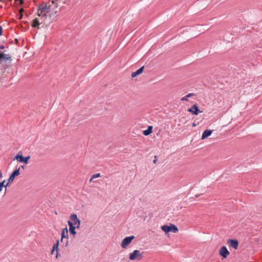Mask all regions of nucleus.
Returning a JSON list of instances; mask_svg holds the SVG:
<instances>
[{
  "label": "nucleus",
  "instance_id": "obj_1",
  "mask_svg": "<svg viewBox=\"0 0 262 262\" xmlns=\"http://www.w3.org/2000/svg\"><path fill=\"white\" fill-rule=\"evenodd\" d=\"M56 9L51 3H44L40 5L38 7V15L41 17V18H46L47 16V13H50L49 15L51 17L54 13H56Z\"/></svg>",
  "mask_w": 262,
  "mask_h": 262
},
{
  "label": "nucleus",
  "instance_id": "obj_2",
  "mask_svg": "<svg viewBox=\"0 0 262 262\" xmlns=\"http://www.w3.org/2000/svg\"><path fill=\"white\" fill-rule=\"evenodd\" d=\"M11 60V59L9 55L0 52V64L8 66Z\"/></svg>",
  "mask_w": 262,
  "mask_h": 262
},
{
  "label": "nucleus",
  "instance_id": "obj_3",
  "mask_svg": "<svg viewBox=\"0 0 262 262\" xmlns=\"http://www.w3.org/2000/svg\"><path fill=\"white\" fill-rule=\"evenodd\" d=\"M143 252L141 253L139 250H135L133 251V253L129 254V258L131 260H140L143 258Z\"/></svg>",
  "mask_w": 262,
  "mask_h": 262
},
{
  "label": "nucleus",
  "instance_id": "obj_4",
  "mask_svg": "<svg viewBox=\"0 0 262 262\" xmlns=\"http://www.w3.org/2000/svg\"><path fill=\"white\" fill-rule=\"evenodd\" d=\"M135 236L132 235L125 237L122 241L121 246L123 248H126L130 244L132 240L134 239Z\"/></svg>",
  "mask_w": 262,
  "mask_h": 262
},
{
  "label": "nucleus",
  "instance_id": "obj_5",
  "mask_svg": "<svg viewBox=\"0 0 262 262\" xmlns=\"http://www.w3.org/2000/svg\"><path fill=\"white\" fill-rule=\"evenodd\" d=\"M71 221L74 224V226L79 228L80 225V221L78 219L76 214H73L70 215Z\"/></svg>",
  "mask_w": 262,
  "mask_h": 262
},
{
  "label": "nucleus",
  "instance_id": "obj_6",
  "mask_svg": "<svg viewBox=\"0 0 262 262\" xmlns=\"http://www.w3.org/2000/svg\"><path fill=\"white\" fill-rule=\"evenodd\" d=\"M30 156L24 157L22 155H16V156L15 157L14 159H16L19 162H23L27 164L28 163V161L30 159Z\"/></svg>",
  "mask_w": 262,
  "mask_h": 262
},
{
  "label": "nucleus",
  "instance_id": "obj_7",
  "mask_svg": "<svg viewBox=\"0 0 262 262\" xmlns=\"http://www.w3.org/2000/svg\"><path fill=\"white\" fill-rule=\"evenodd\" d=\"M219 253L221 256L225 258H227V256L230 254L229 252L225 246H223L221 248Z\"/></svg>",
  "mask_w": 262,
  "mask_h": 262
},
{
  "label": "nucleus",
  "instance_id": "obj_8",
  "mask_svg": "<svg viewBox=\"0 0 262 262\" xmlns=\"http://www.w3.org/2000/svg\"><path fill=\"white\" fill-rule=\"evenodd\" d=\"M188 112L191 113L193 115H197L199 113H201V112L199 110L198 107L197 106V104L195 103L191 107L189 108L187 110Z\"/></svg>",
  "mask_w": 262,
  "mask_h": 262
},
{
  "label": "nucleus",
  "instance_id": "obj_9",
  "mask_svg": "<svg viewBox=\"0 0 262 262\" xmlns=\"http://www.w3.org/2000/svg\"><path fill=\"white\" fill-rule=\"evenodd\" d=\"M68 223L69 226L70 233L73 235V237H75L76 234V232L75 231L76 226H74V224H73V223L70 221H68Z\"/></svg>",
  "mask_w": 262,
  "mask_h": 262
},
{
  "label": "nucleus",
  "instance_id": "obj_10",
  "mask_svg": "<svg viewBox=\"0 0 262 262\" xmlns=\"http://www.w3.org/2000/svg\"><path fill=\"white\" fill-rule=\"evenodd\" d=\"M20 169V167H19L18 169H15L10 176V177L8 179L9 182H12L13 181L15 177L19 174V170Z\"/></svg>",
  "mask_w": 262,
  "mask_h": 262
},
{
  "label": "nucleus",
  "instance_id": "obj_11",
  "mask_svg": "<svg viewBox=\"0 0 262 262\" xmlns=\"http://www.w3.org/2000/svg\"><path fill=\"white\" fill-rule=\"evenodd\" d=\"M227 243L229 245L233 248L234 249H237L238 246V242L236 239H229L227 241Z\"/></svg>",
  "mask_w": 262,
  "mask_h": 262
},
{
  "label": "nucleus",
  "instance_id": "obj_12",
  "mask_svg": "<svg viewBox=\"0 0 262 262\" xmlns=\"http://www.w3.org/2000/svg\"><path fill=\"white\" fill-rule=\"evenodd\" d=\"M212 134V130L209 129H206L203 133L201 139L204 140L210 136Z\"/></svg>",
  "mask_w": 262,
  "mask_h": 262
},
{
  "label": "nucleus",
  "instance_id": "obj_13",
  "mask_svg": "<svg viewBox=\"0 0 262 262\" xmlns=\"http://www.w3.org/2000/svg\"><path fill=\"white\" fill-rule=\"evenodd\" d=\"M68 231L67 228L63 229L61 231V242H62L63 241V239L64 238H66L68 239Z\"/></svg>",
  "mask_w": 262,
  "mask_h": 262
},
{
  "label": "nucleus",
  "instance_id": "obj_14",
  "mask_svg": "<svg viewBox=\"0 0 262 262\" xmlns=\"http://www.w3.org/2000/svg\"><path fill=\"white\" fill-rule=\"evenodd\" d=\"M144 68V67H141V68H140L139 69H138V70H137L136 72H134L132 73V77H136L137 75L141 74L143 71V69Z\"/></svg>",
  "mask_w": 262,
  "mask_h": 262
},
{
  "label": "nucleus",
  "instance_id": "obj_15",
  "mask_svg": "<svg viewBox=\"0 0 262 262\" xmlns=\"http://www.w3.org/2000/svg\"><path fill=\"white\" fill-rule=\"evenodd\" d=\"M152 127L151 126H148L147 129L143 130V135L145 136H148L152 133Z\"/></svg>",
  "mask_w": 262,
  "mask_h": 262
},
{
  "label": "nucleus",
  "instance_id": "obj_16",
  "mask_svg": "<svg viewBox=\"0 0 262 262\" xmlns=\"http://www.w3.org/2000/svg\"><path fill=\"white\" fill-rule=\"evenodd\" d=\"M161 229L166 233H168L170 231V226L163 225L161 227Z\"/></svg>",
  "mask_w": 262,
  "mask_h": 262
},
{
  "label": "nucleus",
  "instance_id": "obj_17",
  "mask_svg": "<svg viewBox=\"0 0 262 262\" xmlns=\"http://www.w3.org/2000/svg\"><path fill=\"white\" fill-rule=\"evenodd\" d=\"M170 231L173 233H177L178 232V229L176 225L173 224L170 225Z\"/></svg>",
  "mask_w": 262,
  "mask_h": 262
},
{
  "label": "nucleus",
  "instance_id": "obj_18",
  "mask_svg": "<svg viewBox=\"0 0 262 262\" xmlns=\"http://www.w3.org/2000/svg\"><path fill=\"white\" fill-rule=\"evenodd\" d=\"M195 94L194 93H189L185 97H183L181 98V101H188V98L191 97L193 96H194Z\"/></svg>",
  "mask_w": 262,
  "mask_h": 262
},
{
  "label": "nucleus",
  "instance_id": "obj_19",
  "mask_svg": "<svg viewBox=\"0 0 262 262\" xmlns=\"http://www.w3.org/2000/svg\"><path fill=\"white\" fill-rule=\"evenodd\" d=\"M39 24L40 23L39 22V20H38V19L36 18L34 19L33 21L32 27L34 28H37L38 27Z\"/></svg>",
  "mask_w": 262,
  "mask_h": 262
},
{
  "label": "nucleus",
  "instance_id": "obj_20",
  "mask_svg": "<svg viewBox=\"0 0 262 262\" xmlns=\"http://www.w3.org/2000/svg\"><path fill=\"white\" fill-rule=\"evenodd\" d=\"M10 182H8L6 185L5 184V181L4 180L3 182H1L0 183V191L2 190V189L3 187H6L8 185H9V183Z\"/></svg>",
  "mask_w": 262,
  "mask_h": 262
},
{
  "label": "nucleus",
  "instance_id": "obj_21",
  "mask_svg": "<svg viewBox=\"0 0 262 262\" xmlns=\"http://www.w3.org/2000/svg\"><path fill=\"white\" fill-rule=\"evenodd\" d=\"M58 245H59V241L57 240L56 242V243L54 244V245L53 246L52 248L53 249H55L56 251H57V250H58Z\"/></svg>",
  "mask_w": 262,
  "mask_h": 262
},
{
  "label": "nucleus",
  "instance_id": "obj_22",
  "mask_svg": "<svg viewBox=\"0 0 262 262\" xmlns=\"http://www.w3.org/2000/svg\"><path fill=\"white\" fill-rule=\"evenodd\" d=\"M100 174L99 173L92 175V176L90 179V182H91L93 179L99 178V177H100Z\"/></svg>",
  "mask_w": 262,
  "mask_h": 262
},
{
  "label": "nucleus",
  "instance_id": "obj_23",
  "mask_svg": "<svg viewBox=\"0 0 262 262\" xmlns=\"http://www.w3.org/2000/svg\"><path fill=\"white\" fill-rule=\"evenodd\" d=\"M58 0H53L51 3L52 4L54 5L55 8H57L58 7V4L57 3V1Z\"/></svg>",
  "mask_w": 262,
  "mask_h": 262
},
{
  "label": "nucleus",
  "instance_id": "obj_24",
  "mask_svg": "<svg viewBox=\"0 0 262 262\" xmlns=\"http://www.w3.org/2000/svg\"><path fill=\"white\" fill-rule=\"evenodd\" d=\"M56 257L58 258V256H60V254H59V253L58 252V250L56 251Z\"/></svg>",
  "mask_w": 262,
  "mask_h": 262
},
{
  "label": "nucleus",
  "instance_id": "obj_25",
  "mask_svg": "<svg viewBox=\"0 0 262 262\" xmlns=\"http://www.w3.org/2000/svg\"><path fill=\"white\" fill-rule=\"evenodd\" d=\"M157 161V157L156 156H155V159L153 161L154 163H156Z\"/></svg>",
  "mask_w": 262,
  "mask_h": 262
},
{
  "label": "nucleus",
  "instance_id": "obj_26",
  "mask_svg": "<svg viewBox=\"0 0 262 262\" xmlns=\"http://www.w3.org/2000/svg\"><path fill=\"white\" fill-rule=\"evenodd\" d=\"M2 28L0 26V36L2 35Z\"/></svg>",
  "mask_w": 262,
  "mask_h": 262
},
{
  "label": "nucleus",
  "instance_id": "obj_27",
  "mask_svg": "<svg viewBox=\"0 0 262 262\" xmlns=\"http://www.w3.org/2000/svg\"><path fill=\"white\" fill-rule=\"evenodd\" d=\"M55 250V249H53L52 248V251H51V254H53Z\"/></svg>",
  "mask_w": 262,
  "mask_h": 262
},
{
  "label": "nucleus",
  "instance_id": "obj_28",
  "mask_svg": "<svg viewBox=\"0 0 262 262\" xmlns=\"http://www.w3.org/2000/svg\"><path fill=\"white\" fill-rule=\"evenodd\" d=\"M19 167H20V168H22L24 169L25 168V166H21Z\"/></svg>",
  "mask_w": 262,
  "mask_h": 262
},
{
  "label": "nucleus",
  "instance_id": "obj_29",
  "mask_svg": "<svg viewBox=\"0 0 262 262\" xmlns=\"http://www.w3.org/2000/svg\"><path fill=\"white\" fill-rule=\"evenodd\" d=\"M2 172L0 171V178H2Z\"/></svg>",
  "mask_w": 262,
  "mask_h": 262
},
{
  "label": "nucleus",
  "instance_id": "obj_30",
  "mask_svg": "<svg viewBox=\"0 0 262 262\" xmlns=\"http://www.w3.org/2000/svg\"><path fill=\"white\" fill-rule=\"evenodd\" d=\"M0 48H1V49H4V47H3V46H1V47H0Z\"/></svg>",
  "mask_w": 262,
  "mask_h": 262
},
{
  "label": "nucleus",
  "instance_id": "obj_31",
  "mask_svg": "<svg viewBox=\"0 0 262 262\" xmlns=\"http://www.w3.org/2000/svg\"><path fill=\"white\" fill-rule=\"evenodd\" d=\"M195 125H195L194 123H193V126H195Z\"/></svg>",
  "mask_w": 262,
  "mask_h": 262
},
{
  "label": "nucleus",
  "instance_id": "obj_32",
  "mask_svg": "<svg viewBox=\"0 0 262 262\" xmlns=\"http://www.w3.org/2000/svg\"><path fill=\"white\" fill-rule=\"evenodd\" d=\"M67 244H68V241H66V245H67Z\"/></svg>",
  "mask_w": 262,
  "mask_h": 262
}]
</instances>
